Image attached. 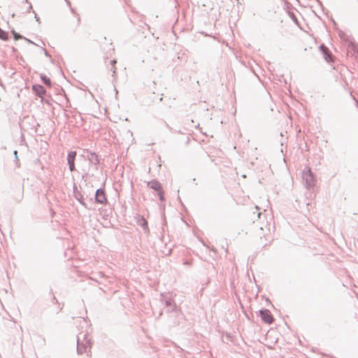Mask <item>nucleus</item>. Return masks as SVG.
Returning <instances> with one entry per match:
<instances>
[{
    "label": "nucleus",
    "mask_w": 358,
    "mask_h": 358,
    "mask_svg": "<svg viewBox=\"0 0 358 358\" xmlns=\"http://www.w3.org/2000/svg\"><path fill=\"white\" fill-rule=\"evenodd\" d=\"M319 49L327 62H331L333 61V55L329 52L328 48L325 45L321 44Z\"/></svg>",
    "instance_id": "nucleus-9"
},
{
    "label": "nucleus",
    "mask_w": 358,
    "mask_h": 358,
    "mask_svg": "<svg viewBox=\"0 0 358 358\" xmlns=\"http://www.w3.org/2000/svg\"><path fill=\"white\" fill-rule=\"evenodd\" d=\"M15 16V13H13L12 14V17H14Z\"/></svg>",
    "instance_id": "nucleus-46"
},
{
    "label": "nucleus",
    "mask_w": 358,
    "mask_h": 358,
    "mask_svg": "<svg viewBox=\"0 0 358 358\" xmlns=\"http://www.w3.org/2000/svg\"><path fill=\"white\" fill-rule=\"evenodd\" d=\"M289 16L293 20V21L297 24L298 23V21H297V19H296V15L293 13H289Z\"/></svg>",
    "instance_id": "nucleus-22"
},
{
    "label": "nucleus",
    "mask_w": 358,
    "mask_h": 358,
    "mask_svg": "<svg viewBox=\"0 0 358 358\" xmlns=\"http://www.w3.org/2000/svg\"><path fill=\"white\" fill-rule=\"evenodd\" d=\"M73 196L76 198V199L86 209H90L87 206V203L83 199V196L81 194V192L78 189L77 185L76 183H73Z\"/></svg>",
    "instance_id": "nucleus-5"
},
{
    "label": "nucleus",
    "mask_w": 358,
    "mask_h": 358,
    "mask_svg": "<svg viewBox=\"0 0 358 358\" xmlns=\"http://www.w3.org/2000/svg\"><path fill=\"white\" fill-rule=\"evenodd\" d=\"M357 105H358V103H357Z\"/></svg>",
    "instance_id": "nucleus-50"
},
{
    "label": "nucleus",
    "mask_w": 358,
    "mask_h": 358,
    "mask_svg": "<svg viewBox=\"0 0 358 358\" xmlns=\"http://www.w3.org/2000/svg\"><path fill=\"white\" fill-rule=\"evenodd\" d=\"M164 308L166 314L173 313L175 315V318L174 320L172 321V324L173 326L178 325L183 319V314L180 308L175 303H172L171 306L165 307Z\"/></svg>",
    "instance_id": "nucleus-2"
},
{
    "label": "nucleus",
    "mask_w": 358,
    "mask_h": 358,
    "mask_svg": "<svg viewBox=\"0 0 358 358\" xmlns=\"http://www.w3.org/2000/svg\"><path fill=\"white\" fill-rule=\"evenodd\" d=\"M31 11H33V7L31 3H29V6H28L27 9V13H30Z\"/></svg>",
    "instance_id": "nucleus-24"
},
{
    "label": "nucleus",
    "mask_w": 358,
    "mask_h": 358,
    "mask_svg": "<svg viewBox=\"0 0 358 358\" xmlns=\"http://www.w3.org/2000/svg\"><path fill=\"white\" fill-rule=\"evenodd\" d=\"M31 89L34 94L38 97H42L47 92L45 88L40 84L33 85Z\"/></svg>",
    "instance_id": "nucleus-8"
},
{
    "label": "nucleus",
    "mask_w": 358,
    "mask_h": 358,
    "mask_svg": "<svg viewBox=\"0 0 358 358\" xmlns=\"http://www.w3.org/2000/svg\"><path fill=\"white\" fill-rule=\"evenodd\" d=\"M266 301L268 302L273 307V305L271 303V302L269 300V299L266 298Z\"/></svg>",
    "instance_id": "nucleus-35"
},
{
    "label": "nucleus",
    "mask_w": 358,
    "mask_h": 358,
    "mask_svg": "<svg viewBox=\"0 0 358 358\" xmlns=\"http://www.w3.org/2000/svg\"><path fill=\"white\" fill-rule=\"evenodd\" d=\"M23 2H24V3H29V2H28V0H24Z\"/></svg>",
    "instance_id": "nucleus-45"
},
{
    "label": "nucleus",
    "mask_w": 358,
    "mask_h": 358,
    "mask_svg": "<svg viewBox=\"0 0 358 358\" xmlns=\"http://www.w3.org/2000/svg\"><path fill=\"white\" fill-rule=\"evenodd\" d=\"M44 102H45V103L50 104L49 101H47V100H45V101H44Z\"/></svg>",
    "instance_id": "nucleus-40"
},
{
    "label": "nucleus",
    "mask_w": 358,
    "mask_h": 358,
    "mask_svg": "<svg viewBox=\"0 0 358 358\" xmlns=\"http://www.w3.org/2000/svg\"><path fill=\"white\" fill-rule=\"evenodd\" d=\"M225 335H226V336H227V337H228V338H231V334H229V333H227H227L225 334Z\"/></svg>",
    "instance_id": "nucleus-34"
},
{
    "label": "nucleus",
    "mask_w": 358,
    "mask_h": 358,
    "mask_svg": "<svg viewBox=\"0 0 358 358\" xmlns=\"http://www.w3.org/2000/svg\"><path fill=\"white\" fill-rule=\"evenodd\" d=\"M339 36L343 38V39H345V37L346 36L344 32H343L341 30L339 31Z\"/></svg>",
    "instance_id": "nucleus-23"
},
{
    "label": "nucleus",
    "mask_w": 358,
    "mask_h": 358,
    "mask_svg": "<svg viewBox=\"0 0 358 358\" xmlns=\"http://www.w3.org/2000/svg\"><path fill=\"white\" fill-rule=\"evenodd\" d=\"M163 315V310H161L159 313L158 318L160 317Z\"/></svg>",
    "instance_id": "nucleus-33"
},
{
    "label": "nucleus",
    "mask_w": 358,
    "mask_h": 358,
    "mask_svg": "<svg viewBox=\"0 0 358 358\" xmlns=\"http://www.w3.org/2000/svg\"><path fill=\"white\" fill-rule=\"evenodd\" d=\"M40 78L43 84H45L47 87H50L52 86V81L50 78H48L45 74H41Z\"/></svg>",
    "instance_id": "nucleus-14"
},
{
    "label": "nucleus",
    "mask_w": 358,
    "mask_h": 358,
    "mask_svg": "<svg viewBox=\"0 0 358 358\" xmlns=\"http://www.w3.org/2000/svg\"><path fill=\"white\" fill-rule=\"evenodd\" d=\"M164 227H165V224H164L163 227H162V230L163 231H164Z\"/></svg>",
    "instance_id": "nucleus-44"
},
{
    "label": "nucleus",
    "mask_w": 358,
    "mask_h": 358,
    "mask_svg": "<svg viewBox=\"0 0 358 358\" xmlns=\"http://www.w3.org/2000/svg\"><path fill=\"white\" fill-rule=\"evenodd\" d=\"M52 299L54 301V303H58V301L55 296H52Z\"/></svg>",
    "instance_id": "nucleus-30"
},
{
    "label": "nucleus",
    "mask_w": 358,
    "mask_h": 358,
    "mask_svg": "<svg viewBox=\"0 0 358 358\" xmlns=\"http://www.w3.org/2000/svg\"><path fill=\"white\" fill-rule=\"evenodd\" d=\"M259 316L261 317L262 321L265 324H271L274 320L270 310L266 308H262L259 310Z\"/></svg>",
    "instance_id": "nucleus-4"
},
{
    "label": "nucleus",
    "mask_w": 358,
    "mask_h": 358,
    "mask_svg": "<svg viewBox=\"0 0 358 358\" xmlns=\"http://www.w3.org/2000/svg\"><path fill=\"white\" fill-rule=\"evenodd\" d=\"M117 63V61L115 59H113L110 61V64L112 66H115V64Z\"/></svg>",
    "instance_id": "nucleus-29"
},
{
    "label": "nucleus",
    "mask_w": 358,
    "mask_h": 358,
    "mask_svg": "<svg viewBox=\"0 0 358 358\" xmlns=\"http://www.w3.org/2000/svg\"><path fill=\"white\" fill-rule=\"evenodd\" d=\"M94 202L98 204L107 205L108 199L106 195L104 187H99L95 192Z\"/></svg>",
    "instance_id": "nucleus-3"
},
{
    "label": "nucleus",
    "mask_w": 358,
    "mask_h": 358,
    "mask_svg": "<svg viewBox=\"0 0 358 358\" xmlns=\"http://www.w3.org/2000/svg\"><path fill=\"white\" fill-rule=\"evenodd\" d=\"M59 90L60 91H64V90L62 88H59Z\"/></svg>",
    "instance_id": "nucleus-48"
},
{
    "label": "nucleus",
    "mask_w": 358,
    "mask_h": 358,
    "mask_svg": "<svg viewBox=\"0 0 358 358\" xmlns=\"http://www.w3.org/2000/svg\"><path fill=\"white\" fill-rule=\"evenodd\" d=\"M160 301L164 304V308L176 303L171 296H167L165 293L160 294Z\"/></svg>",
    "instance_id": "nucleus-10"
},
{
    "label": "nucleus",
    "mask_w": 358,
    "mask_h": 358,
    "mask_svg": "<svg viewBox=\"0 0 358 358\" xmlns=\"http://www.w3.org/2000/svg\"><path fill=\"white\" fill-rule=\"evenodd\" d=\"M350 47H351V48L354 52L358 53V45L357 44H355L352 42H350Z\"/></svg>",
    "instance_id": "nucleus-18"
},
{
    "label": "nucleus",
    "mask_w": 358,
    "mask_h": 358,
    "mask_svg": "<svg viewBox=\"0 0 358 358\" xmlns=\"http://www.w3.org/2000/svg\"><path fill=\"white\" fill-rule=\"evenodd\" d=\"M23 39H24V40H25L26 41H27L29 43L34 44V45H36V43H34L32 41H31V40H30V39H29V38H27L24 37V38H23Z\"/></svg>",
    "instance_id": "nucleus-26"
},
{
    "label": "nucleus",
    "mask_w": 358,
    "mask_h": 358,
    "mask_svg": "<svg viewBox=\"0 0 358 358\" xmlns=\"http://www.w3.org/2000/svg\"><path fill=\"white\" fill-rule=\"evenodd\" d=\"M129 22H130L131 24H134V22H133V21L131 20V18H129Z\"/></svg>",
    "instance_id": "nucleus-39"
},
{
    "label": "nucleus",
    "mask_w": 358,
    "mask_h": 358,
    "mask_svg": "<svg viewBox=\"0 0 358 358\" xmlns=\"http://www.w3.org/2000/svg\"><path fill=\"white\" fill-rule=\"evenodd\" d=\"M33 13H34V18L36 19V20L40 23L41 21H40V17L38 16V15L35 13V11L33 10Z\"/></svg>",
    "instance_id": "nucleus-25"
},
{
    "label": "nucleus",
    "mask_w": 358,
    "mask_h": 358,
    "mask_svg": "<svg viewBox=\"0 0 358 358\" xmlns=\"http://www.w3.org/2000/svg\"><path fill=\"white\" fill-rule=\"evenodd\" d=\"M66 1V3L70 5V1L69 0H65Z\"/></svg>",
    "instance_id": "nucleus-43"
},
{
    "label": "nucleus",
    "mask_w": 358,
    "mask_h": 358,
    "mask_svg": "<svg viewBox=\"0 0 358 358\" xmlns=\"http://www.w3.org/2000/svg\"><path fill=\"white\" fill-rule=\"evenodd\" d=\"M76 155H77L76 151H75V150L70 151L68 153L67 157H66L67 164L75 163Z\"/></svg>",
    "instance_id": "nucleus-13"
},
{
    "label": "nucleus",
    "mask_w": 358,
    "mask_h": 358,
    "mask_svg": "<svg viewBox=\"0 0 358 358\" xmlns=\"http://www.w3.org/2000/svg\"><path fill=\"white\" fill-rule=\"evenodd\" d=\"M262 214V213H258V217H260L261 215Z\"/></svg>",
    "instance_id": "nucleus-41"
},
{
    "label": "nucleus",
    "mask_w": 358,
    "mask_h": 358,
    "mask_svg": "<svg viewBox=\"0 0 358 358\" xmlns=\"http://www.w3.org/2000/svg\"><path fill=\"white\" fill-rule=\"evenodd\" d=\"M167 316H168V320H169V324L171 325H173L172 324V321L174 320L175 315H173V313H171V314H167Z\"/></svg>",
    "instance_id": "nucleus-20"
},
{
    "label": "nucleus",
    "mask_w": 358,
    "mask_h": 358,
    "mask_svg": "<svg viewBox=\"0 0 358 358\" xmlns=\"http://www.w3.org/2000/svg\"><path fill=\"white\" fill-rule=\"evenodd\" d=\"M91 345L90 340H87L86 343L80 341V338L79 336L77 337V353L78 355H83L86 352L87 345Z\"/></svg>",
    "instance_id": "nucleus-7"
},
{
    "label": "nucleus",
    "mask_w": 358,
    "mask_h": 358,
    "mask_svg": "<svg viewBox=\"0 0 358 358\" xmlns=\"http://www.w3.org/2000/svg\"><path fill=\"white\" fill-rule=\"evenodd\" d=\"M148 187L156 192L161 190L162 187V184L157 180H152L148 182Z\"/></svg>",
    "instance_id": "nucleus-12"
},
{
    "label": "nucleus",
    "mask_w": 358,
    "mask_h": 358,
    "mask_svg": "<svg viewBox=\"0 0 358 358\" xmlns=\"http://www.w3.org/2000/svg\"><path fill=\"white\" fill-rule=\"evenodd\" d=\"M331 20H332V22H333V23H334V26H336V23L335 20H334V19H332Z\"/></svg>",
    "instance_id": "nucleus-38"
},
{
    "label": "nucleus",
    "mask_w": 358,
    "mask_h": 358,
    "mask_svg": "<svg viewBox=\"0 0 358 358\" xmlns=\"http://www.w3.org/2000/svg\"><path fill=\"white\" fill-rule=\"evenodd\" d=\"M171 253V249H169V250L168 255H170Z\"/></svg>",
    "instance_id": "nucleus-42"
},
{
    "label": "nucleus",
    "mask_w": 358,
    "mask_h": 358,
    "mask_svg": "<svg viewBox=\"0 0 358 358\" xmlns=\"http://www.w3.org/2000/svg\"><path fill=\"white\" fill-rule=\"evenodd\" d=\"M68 165L69 167V171L71 172L77 171V170L76 169L75 163H70V164H68Z\"/></svg>",
    "instance_id": "nucleus-21"
},
{
    "label": "nucleus",
    "mask_w": 358,
    "mask_h": 358,
    "mask_svg": "<svg viewBox=\"0 0 358 358\" xmlns=\"http://www.w3.org/2000/svg\"><path fill=\"white\" fill-rule=\"evenodd\" d=\"M37 162H39V160H38V159H36V160L35 161V163H37Z\"/></svg>",
    "instance_id": "nucleus-49"
},
{
    "label": "nucleus",
    "mask_w": 358,
    "mask_h": 358,
    "mask_svg": "<svg viewBox=\"0 0 358 358\" xmlns=\"http://www.w3.org/2000/svg\"><path fill=\"white\" fill-rule=\"evenodd\" d=\"M83 339L87 340V334H83Z\"/></svg>",
    "instance_id": "nucleus-37"
},
{
    "label": "nucleus",
    "mask_w": 358,
    "mask_h": 358,
    "mask_svg": "<svg viewBox=\"0 0 358 358\" xmlns=\"http://www.w3.org/2000/svg\"><path fill=\"white\" fill-rule=\"evenodd\" d=\"M136 223L138 226L141 227L143 229L145 234H148L150 233L148 221L143 216H139L138 217Z\"/></svg>",
    "instance_id": "nucleus-11"
},
{
    "label": "nucleus",
    "mask_w": 358,
    "mask_h": 358,
    "mask_svg": "<svg viewBox=\"0 0 358 358\" xmlns=\"http://www.w3.org/2000/svg\"><path fill=\"white\" fill-rule=\"evenodd\" d=\"M83 174L82 176V178H84L85 177H86L88 175V173L85 170H83Z\"/></svg>",
    "instance_id": "nucleus-28"
},
{
    "label": "nucleus",
    "mask_w": 358,
    "mask_h": 358,
    "mask_svg": "<svg viewBox=\"0 0 358 358\" xmlns=\"http://www.w3.org/2000/svg\"><path fill=\"white\" fill-rule=\"evenodd\" d=\"M14 155L15 157V159H17V150L14 151Z\"/></svg>",
    "instance_id": "nucleus-32"
},
{
    "label": "nucleus",
    "mask_w": 358,
    "mask_h": 358,
    "mask_svg": "<svg viewBox=\"0 0 358 358\" xmlns=\"http://www.w3.org/2000/svg\"><path fill=\"white\" fill-rule=\"evenodd\" d=\"M41 43L43 45H45V43L41 40Z\"/></svg>",
    "instance_id": "nucleus-47"
},
{
    "label": "nucleus",
    "mask_w": 358,
    "mask_h": 358,
    "mask_svg": "<svg viewBox=\"0 0 358 358\" xmlns=\"http://www.w3.org/2000/svg\"><path fill=\"white\" fill-rule=\"evenodd\" d=\"M87 155V158L89 161V163L91 164H94L95 166V169L97 170V165L100 163V159L97 154H96L94 152L89 151L88 150H86Z\"/></svg>",
    "instance_id": "nucleus-6"
},
{
    "label": "nucleus",
    "mask_w": 358,
    "mask_h": 358,
    "mask_svg": "<svg viewBox=\"0 0 358 358\" xmlns=\"http://www.w3.org/2000/svg\"><path fill=\"white\" fill-rule=\"evenodd\" d=\"M110 70L113 71V76H114V75L115 74V66H111V68Z\"/></svg>",
    "instance_id": "nucleus-27"
},
{
    "label": "nucleus",
    "mask_w": 358,
    "mask_h": 358,
    "mask_svg": "<svg viewBox=\"0 0 358 358\" xmlns=\"http://www.w3.org/2000/svg\"><path fill=\"white\" fill-rule=\"evenodd\" d=\"M318 3L322 7V2L320 1V0H316Z\"/></svg>",
    "instance_id": "nucleus-36"
},
{
    "label": "nucleus",
    "mask_w": 358,
    "mask_h": 358,
    "mask_svg": "<svg viewBox=\"0 0 358 358\" xmlns=\"http://www.w3.org/2000/svg\"><path fill=\"white\" fill-rule=\"evenodd\" d=\"M11 32H12V34H13V38H14V40H15V41H17V40H19V39H21V38H24V36H23L22 35H21V34H19V33H17V32L15 31V29H12Z\"/></svg>",
    "instance_id": "nucleus-16"
},
{
    "label": "nucleus",
    "mask_w": 358,
    "mask_h": 358,
    "mask_svg": "<svg viewBox=\"0 0 358 358\" xmlns=\"http://www.w3.org/2000/svg\"><path fill=\"white\" fill-rule=\"evenodd\" d=\"M302 179L305 187L310 190L313 189L316 182V176L310 168L306 167L302 172Z\"/></svg>",
    "instance_id": "nucleus-1"
},
{
    "label": "nucleus",
    "mask_w": 358,
    "mask_h": 358,
    "mask_svg": "<svg viewBox=\"0 0 358 358\" xmlns=\"http://www.w3.org/2000/svg\"><path fill=\"white\" fill-rule=\"evenodd\" d=\"M157 193L159 196V199L161 201H165L164 192L163 190V188H162L161 190H159L158 192H157Z\"/></svg>",
    "instance_id": "nucleus-17"
},
{
    "label": "nucleus",
    "mask_w": 358,
    "mask_h": 358,
    "mask_svg": "<svg viewBox=\"0 0 358 358\" xmlns=\"http://www.w3.org/2000/svg\"><path fill=\"white\" fill-rule=\"evenodd\" d=\"M41 50H42V51L43 52V53H44V55H45V57L50 58V62H51L52 63H54V60H53V59L51 57V56H50V55L49 54V52H48L45 48H41Z\"/></svg>",
    "instance_id": "nucleus-19"
},
{
    "label": "nucleus",
    "mask_w": 358,
    "mask_h": 358,
    "mask_svg": "<svg viewBox=\"0 0 358 358\" xmlns=\"http://www.w3.org/2000/svg\"><path fill=\"white\" fill-rule=\"evenodd\" d=\"M0 39L3 41H8L9 39L8 32L4 31L1 27H0Z\"/></svg>",
    "instance_id": "nucleus-15"
},
{
    "label": "nucleus",
    "mask_w": 358,
    "mask_h": 358,
    "mask_svg": "<svg viewBox=\"0 0 358 358\" xmlns=\"http://www.w3.org/2000/svg\"><path fill=\"white\" fill-rule=\"evenodd\" d=\"M164 124H165L166 127L167 128H169L170 130H171V129H172V128H171V127H170V126H169V125L166 122H164Z\"/></svg>",
    "instance_id": "nucleus-31"
}]
</instances>
